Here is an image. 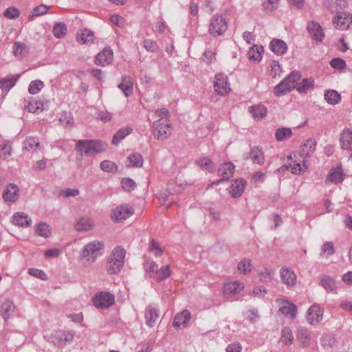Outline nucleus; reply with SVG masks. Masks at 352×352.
Returning <instances> with one entry per match:
<instances>
[{
  "label": "nucleus",
  "mask_w": 352,
  "mask_h": 352,
  "mask_svg": "<svg viewBox=\"0 0 352 352\" xmlns=\"http://www.w3.org/2000/svg\"><path fill=\"white\" fill-rule=\"evenodd\" d=\"M133 214V210L126 206H121L112 211L111 218L116 221H124Z\"/></svg>",
  "instance_id": "16"
},
{
  "label": "nucleus",
  "mask_w": 352,
  "mask_h": 352,
  "mask_svg": "<svg viewBox=\"0 0 352 352\" xmlns=\"http://www.w3.org/2000/svg\"><path fill=\"white\" fill-rule=\"evenodd\" d=\"M144 47L148 52H155L157 50V45L156 42L151 39L144 40Z\"/></svg>",
  "instance_id": "62"
},
{
  "label": "nucleus",
  "mask_w": 352,
  "mask_h": 352,
  "mask_svg": "<svg viewBox=\"0 0 352 352\" xmlns=\"http://www.w3.org/2000/svg\"><path fill=\"white\" fill-rule=\"evenodd\" d=\"M307 30L314 40L322 41L324 39V33L322 26L318 23L314 21L309 22Z\"/></svg>",
  "instance_id": "13"
},
{
  "label": "nucleus",
  "mask_w": 352,
  "mask_h": 352,
  "mask_svg": "<svg viewBox=\"0 0 352 352\" xmlns=\"http://www.w3.org/2000/svg\"><path fill=\"white\" fill-rule=\"evenodd\" d=\"M146 272L150 277L157 280H162L170 276L169 265H146Z\"/></svg>",
  "instance_id": "7"
},
{
  "label": "nucleus",
  "mask_w": 352,
  "mask_h": 352,
  "mask_svg": "<svg viewBox=\"0 0 352 352\" xmlns=\"http://www.w3.org/2000/svg\"><path fill=\"white\" fill-rule=\"evenodd\" d=\"M214 82V91L219 96H223L230 91V85L228 82V77L222 74L215 75Z\"/></svg>",
  "instance_id": "9"
},
{
  "label": "nucleus",
  "mask_w": 352,
  "mask_h": 352,
  "mask_svg": "<svg viewBox=\"0 0 352 352\" xmlns=\"http://www.w3.org/2000/svg\"><path fill=\"white\" fill-rule=\"evenodd\" d=\"M235 166L231 162H225L220 165L218 169V175L225 181L233 176Z\"/></svg>",
  "instance_id": "19"
},
{
  "label": "nucleus",
  "mask_w": 352,
  "mask_h": 352,
  "mask_svg": "<svg viewBox=\"0 0 352 352\" xmlns=\"http://www.w3.org/2000/svg\"><path fill=\"white\" fill-rule=\"evenodd\" d=\"M316 142L314 139H307L300 147V155L302 158L309 157L316 149Z\"/></svg>",
  "instance_id": "24"
},
{
  "label": "nucleus",
  "mask_w": 352,
  "mask_h": 352,
  "mask_svg": "<svg viewBox=\"0 0 352 352\" xmlns=\"http://www.w3.org/2000/svg\"><path fill=\"white\" fill-rule=\"evenodd\" d=\"M128 160L133 167H141L143 165V157L139 153L130 155L128 157Z\"/></svg>",
  "instance_id": "51"
},
{
  "label": "nucleus",
  "mask_w": 352,
  "mask_h": 352,
  "mask_svg": "<svg viewBox=\"0 0 352 352\" xmlns=\"http://www.w3.org/2000/svg\"><path fill=\"white\" fill-rule=\"evenodd\" d=\"M258 275L261 281L267 282L272 278L273 272L272 270L263 265L261 269L259 270Z\"/></svg>",
  "instance_id": "50"
},
{
  "label": "nucleus",
  "mask_w": 352,
  "mask_h": 352,
  "mask_svg": "<svg viewBox=\"0 0 352 352\" xmlns=\"http://www.w3.org/2000/svg\"><path fill=\"white\" fill-rule=\"evenodd\" d=\"M314 85V81L311 78H304L302 82L297 85L296 90L300 94H306L308 90L312 89Z\"/></svg>",
  "instance_id": "41"
},
{
  "label": "nucleus",
  "mask_w": 352,
  "mask_h": 352,
  "mask_svg": "<svg viewBox=\"0 0 352 352\" xmlns=\"http://www.w3.org/2000/svg\"><path fill=\"white\" fill-rule=\"evenodd\" d=\"M93 302L98 309H107L114 303V296L109 292H100L95 294Z\"/></svg>",
  "instance_id": "8"
},
{
  "label": "nucleus",
  "mask_w": 352,
  "mask_h": 352,
  "mask_svg": "<svg viewBox=\"0 0 352 352\" xmlns=\"http://www.w3.org/2000/svg\"><path fill=\"white\" fill-rule=\"evenodd\" d=\"M195 163L208 170L210 173L215 171V165L213 162L208 157H204L195 160Z\"/></svg>",
  "instance_id": "39"
},
{
  "label": "nucleus",
  "mask_w": 352,
  "mask_h": 352,
  "mask_svg": "<svg viewBox=\"0 0 352 352\" xmlns=\"http://www.w3.org/2000/svg\"><path fill=\"white\" fill-rule=\"evenodd\" d=\"M228 28L227 21L223 15L212 16L210 25L209 32L214 36L221 35Z\"/></svg>",
  "instance_id": "6"
},
{
  "label": "nucleus",
  "mask_w": 352,
  "mask_h": 352,
  "mask_svg": "<svg viewBox=\"0 0 352 352\" xmlns=\"http://www.w3.org/2000/svg\"><path fill=\"white\" fill-rule=\"evenodd\" d=\"M107 144L98 140H80L75 145V150L80 155L91 156L105 151Z\"/></svg>",
  "instance_id": "1"
},
{
  "label": "nucleus",
  "mask_w": 352,
  "mask_h": 352,
  "mask_svg": "<svg viewBox=\"0 0 352 352\" xmlns=\"http://www.w3.org/2000/svg\"><path fill=\"white\" fill-rule=\"evenodd\" d=\"M50 9V6H45L44 4L39 5L36 7H35L32 11L31 12V14L29 16V19L30 20H32L33 18L38 16H41L43 14H46Z\"/></svg>",
  "instance_id": "48"
},
{
  "label": "nucleus",
  "mask_w": 352,
  "mask_h": 352,
  "mask_svg": "<svg viewBox=\"0 0 352 352\" xmlns=\"http://www.w3.org/2000/svg\"><path fill=\"white\" fill-rule=\"evenodd\" d=\"M335 252L334 245L332 242L328 241L324 243L321 247V254L331 256Z\"/></svg>",
  "instance_id": "55"
},
{
  "label": "nucleus",
  "mask_w": 352,
  "mask_h": 352,
  "mask_svg": "<svg viewBox=\"0 0 352 352\" xmlns=\"http://www.w3.org/2000/svg\"><path fill=\"white\" fill-rule=\"evenodd\" d=\"M262 52H263V47L262 46L258 47L257 45H253L248 51V55L250 59L258 62L261 59Z\"/></svg>",
  "instance_id": "42"
},
{
  "label": "nucleus",
  "mask_w": 352,
  "mask_h": 352,
  "mask_svg": "<svg viewBox=\"0 0 352 352\" xmlns=\"http://www.w3.org/2000/svg\"><path fill=\"white\" fill-rule=\"evenodd\" d=\"M242 346L238 342H232L228 345L226 349V352H241Z\"/></svg>",
  "instance_id": "64"
},
{
  "label": "nucleus",
  "mask_w": 352,
  "mask_h": 352,
  "mask_svg": "<svg viewBox=\"0 0 352 352\" xmlns=\"http://www.w3.org/2000/svg\"><path fill=\"white\" fill-rule=\"evenodd\" d=\"M75 227L77 230H89L91 228V225L88 219L82 218L77 222Z\"/></svg>",
  "instance_id": "60"
},
{
  "label": "nucleus",
  "mask_w": 352,
  "mask_h": 352,
  "mask_svg": "<svg viewBox=\"0 0 352 352\" xmlns=\"http://www.w3.org/2000/svg\"><path fill=\"white\" fill-rule=\"evenodd\" d=\"M322 286L328 292H334L337 289V283L329 276H324L321 280Z\"/></svg>",
  "instance_id": "45"
},
{
  "label": "nucleus",
  "mask_w": 352,
  "mask_h": 352,
  "mask_svg": "<svg viewBox=\"0 0 352 352\" xmlns=\"http://www.w3.org/2000/svg\"><path fill=\"white\" fill-rule=\"evenodd\" d=\"M132 132L131 127H124L120 129L113 136L111 143L113 145H118L122 140H123L126 135H129Z\"/></svg>",
  "instance_id": "36"
},
{
  "label": "nucleus",
  "mask_w": 352,
  "mask_h": 352,
  "mask_svg": "<svg viewBox=\"0 0 352 352\" xmlns=\"http://www.w3.org/2000/svg\"><path fill=\"white\" fill-rule=\"evenodd\" d=\"M244 288V285L239 281L225 283L223 288L224 295L229 298L230 296L240 292Z\"/></svg>",
  "instance_id": "17"
},
{
  "label": "nucleus",
  "mask_w": 352,
  "mask_h": 352,
  "mask_svg": "<svg viewBox=\"0 0 352 352\" xmlns=\"http://www.w3.org/2000/svg\"><path fill=\"white\" fill-rule=\"evenodd\" d=\"M247 182L244 179H236L230 186V194L232 197L237 198L242 195Z\"/></svg>",
  "instance_id": "21"
},
{
  "label": "nucleus",
  "mask_w": 352,
  "mask_h": 352,
  "mask_svg": "<svg viewBox=\"0 0 352 352\" xmlns=\"http://www.w3.org/2000/svg\"><path fill=\"white\" fill-rule=\"evenodd\" d=\"M297 338L304 347H307L309 346L311 342V336L307 328L300 327L298 329L297 333Z\"/></svg>",
  "instance_id": "33"
},
{
  "label": "nucleus",
  "mask_w": 352,
  "mask_h": 352,
  "mask_svg": "<svg viewBox=\"0 0 352 352\" xmlns=\"http://www.w3.org/2000/svg\"><path fill=\"white\" fill-rule=\"evenodd\" d=\"M279 312L285 316H290L291 318H294L296 316L297 308L293 303L285 301L279 308Z\"/></svg>",
  "instance_id": "30"
},
{
  "label": "nucleus",
  "mask_w": 352,
  "mask_h": 352,
  "mask_svg": "<svg viewBox=\"0 0 352 352\" xmlns=\"http://www.w3.org/2000/svg\"><path fill=\"white\" fill-rule=\"evenodd\" d=\"M148 251L155 256H161L163 252L160 244L154 239H152L149 242Z\"/></svg>",
  "instance_id": "49"
},
{
  "label": "nucleus",
  "mask_w": 352,
  "mask_h": 352,
  "mask_svg": "<svg viewBox=\"0 0 352 352\" xmlns=\"http://www.w3.org/2000/svg\"><path fill=\"white\" fill-rule=\"evenodd\" d=\"M324 99L328 104H336L341 100L340 94L336 90H327L324 94Z\"/></svg>",
  "instance_id": "35"
},
{
  "label": "nucleus",
  "mask_w": 352,
  "mask_h": 352,
  "mask_svg": "<svg viewBox=\"0 0 352 352\" xmlns=\"http://www.w3.org/2000/svg\"><path fill=\"white\" fill-rule=\"evenodd\" d=\"M19 10L14 7L8 8L4 12L5 17L10 19H15L19 16Z\"/></svg>",
  "instance_id": "59"
},
{
  "label": "nucleus",
  "mask_w": 352,
  "mask_h": 352,
  "mask_svg": "<svg viewBox=\"0 0 352 352\" xmlns=\"http://www.w3.org/2000/svg\"><path fill=\"white\" fill-rule=\"evenodd\" d=\"M19 188L16 185L10 184L7 186L3 193V198L6 202H14L18 196Z\"/></svg>",
  "instance_id": "27"
},
{
  "label": "nucleus",
  "mask_w": 352,
  "mask_h": 352,
  "mask_svg": "<svg viewBox=\"0 0 352 352\" xmlns=\"http://www.w3.org/2000/svg\"><path fill=\"white\" fill-rule=\"evenodd\" d=\"M333 21L336 28L346 30L352 23V14L345 12H338Z\"/></svg>",
  "instance_id": "10"
},
{
  "label": "nucleus",
  "mask_w": 352,
  "mask_h": 352,
  "mask_svg": "<svg viewBox=\"0 0 352 352\" xmlns=\"http://www.w3.org/2000/svg\"><path fill=\"white\" fill-rule=\"evenodd\" d=\"M278 0H265L263 3L264 9L266 11L272 12L277 8Z\"/></svg>",
  "instance_id": "61"
},
{
  "label": "nucleus",
  "mask_w": 352,
  "mask_h": 352,
  "mask_svg": "<svg viewBox=\"0 0 352 352\" xmlns=\"http://www.w3.org/2000/svg\"><path fill=\"white\" fill-rule=\"evenodd\" d=\"M282 342L286 345L292 344L294 336L291 329L289 327H285L282 330Z\"/></svg>",
  "instance_id": "54"
},
{
  "label": "nucleus",
  "mask_w": 352,
  "mask_h": 352,
  "mask_svg": "<svg viewBox=\"0 0 352 352\" xmlns=\"http://www.w3.org/2000/svg\"><path fill=\"white\" fill-rule=\"evenodd\" d=\"M153 134L158 140H165L171 134V126L167 120L159 119L153 124Z\"/></svg>",
  "instance_id": "5"
},
{
  "label": "nucleus",
  "mask_w": 352,
  "mask_h": 352,
  "mask_svg": "<svg viewBox=\"0 0 352 352\" xmlns=\"http://www.w3.org/2000/svg\"><path fill=\"white\" fill-rule=\"evenodd\" d=\"M121 185L123 189L128 192L133 190L136 186L135 182L129 177L123 178Z\"/></svg>",
  "instance_id": "56"
},
{
  "label": "nucleus",
  "mask_w": 352,
  "mask_h": 352,
  "mask_svg": "<svg viewBox=\"0 0 352 352\" xmlns=\"http://www.w3.org/2000/svg\"><path fill=\"white\" fill-rule=\"evenodd\" d=\"M301 74L298 71L292 72L285 78L279 82L274 89L276 96H280L289 93L297 87V82L300 79Z\"/></svg>",
  "instance_id": "2"
},
{
  "label": "nucleus",
  "mask_w": 352,
  "mask_h": 352,
  "mask_svg": "<svg viewBox=\"0 0 352 352\" xmlns=\"http://www.w3.org/2000/svg\"><path fill=\"white\" fill-rule=\"evenodd\" d=\"M19 75L12 76L10 78L0 80V88L2 90L8 91L13 87L19 78Z\"/></svg>",
  "instance_id": "34"
},
{
  "label": "nucleus",
  "mask_w": 352,
  "mask_h": 352,
  "mask_svg": "<svg viewBox=\"0 0 352 352\" xmlns=\"http://www.w3.org/2000/svg\"><path fill=\"white\" fill-rule=\"evenodd\" d=\"M344 179L343 170L341 167H337L331 170L325 182H331L335 184L341 183Z\"/></svg>",
  "instance_id": "28"
},
{
  "label": "nucleus",
  "mask_w": 352,
  "mask_h": 352,
  "mask_svg": "<svg viewBox=\"0 0 352 352\" xmlns=\"http://www.w3.org/2000/svg\"><path fill=\"white\" fill-rule=\"evenodd\" d=\"M340 142L342 149L351 151L350 157L352 158V130L344 129L340 133Z\"/></svg>",
  "instance_id": "15"
},
{
  "label": "nucleus",
  "mask_w": 352,
  "mask_h": 352,
  "mask_svg": "<svg viewBox=\"0 0 352 352\" xmlns=\"http://www.w3.org/2000/svg\"><path fill=\"white\" fill-rule=\"evenodd\" d=\"M73 121V116L70 112L63 111L59 116V122L61 124L67 126Z\"/></svg>",
  "instance_id": "57"
},
{
  "label": "nucleus",
  "mask_w": 352,
  "mask_h": 352,
  "mask_svg": "<svg viewBox=\"0 0 352 352\" xmlns=\"http://www.w3.org/2000/svg\"><path fill=\"white\" fill-rule=\"evenodd\" d=\"M159 318V310L153 305H149L146 309V324L148 327H153Z\"/></svg>",
  "instance_id": "23"
},
{
  "label": "nucleus",
  "mask_w": 352,
  "mask_h": 352,
  "mask_svg": "<svg viewBox=\"0 0 352 352\" xmlns=\"http://www.w3.org/2000/svg\"><path fill=\"white\" fill-rule=\"evenodd\" d=\"M323 309L318 305L311 306L307 311V321L312 325L318 324L323 317Z\"/></svg>",
  "instance_id": "11"
},
{
  "label": "nucleus",
  "mask_w": 352,
  "mask_h": 352,
  "mask_svg": "<svg viewBox=\"0 0 352 352\" xmlns=\"http://www.w3.org/2000/svg\"><path fill=\"white\" fill-rule=\"evenodd\" d=\"M38 138L29 137L24 141V148L28 151H34L39 146Z\"/></svg>",
  "instance_id": "46"
},
{
  "label": "nucleus",
  "mask_w": 352,
  "mask_h": 352,
  "mask_svg": "<svg viewBox=\"0 0 352 352\" xmlns=\"http://www.w3.org/2000/svg\"><path fill=\"white\" fill-rule=\"evenodd\" d=\"M36 232L39 236L44 238H48L51 234L50 226L43 222H41L37 225Z\"/></svg>",
  "instance_id": "47"
},
{
  "label": "nucleus",
  "mask_w": 352,
  "mask_h": 352,
  "mask_svg": "<svg viewBox=\"0 0 352 352\" xmlns=\"http://www.w3.org/2000/svg\"><path fill=\"white\" fill-rule=\"evenodd\" d=\"M94 35L91 30L84 29L81 30L80 34L77 36L78 42L85 44L94 41Z\"/></svg>",
  "instance_id": "37"
},
{
  "label": "nucleus",
  "mask_w": 352,
  "mask_h": 352,
  "mask_svg": "<svg viewBox=\"0 0 352 352\" xmlns=\"http://www.w3.org/2000/svg\"><path fill=\"white\" fill-rule=\"evenodd\" d=\"M67 29L63 22H58L54 24L53 27V34L56 38H60L65 36Z\"/></svg>",
  "instance_id": "44"
},
{
  "label": "nucleus",
  "mask_w": 352,
  "mask_h": 352,
  "mask_svg": "<svg viewBox=\"0 0 352 352\" xmlns=\"http://www.w3.org/2000/svg\"><path fill=\"white\" fill-rule=\"evenodd\" d=\"M104 249L102 242L95 240L85 245L81 253L82 258L85 259L87 262L94 263L96 258L102 254V250Z\"/></svg>",
  "instance_id": "4"
},
{
  "label": "nucleus",
  "mask_w": 352,
  "mask_h": 352,
  "mask_svg": "<svg viewBox=\"0 0 352 352\" xmlns=\"http://www.w3.org/2000/svg\"><path fill=\"white\" fill-rule=\"evenodd\" d=\"M13 54L16 57L22 58L26 56L29 52V48L25 43L23 42H15L12 47Z\"/></svg>",
  "instance_id": "31"
},
{
  "label": "nucleus",
  "mask_w": 352,
  "mask_h": 352,
  "mask_svg": "<svg viewBox=\"0 0 352 352\" xmlns=\"http://www.w3.org/2000/svg\"><path fill=\"white\" fill-rule=\"evenodd\" d=\"M329 5V10H331V12H336L338 14V12H342L341 10L347 7L348 3L346 0H331Z\"/></svg>",
  "instance_id": "43"
},
{
  "label": "nucleus",
  "mask_w": 352,
  "mask_h": 352,
  "mask_svg": "<svg viewBox=\"0 0 352 352\" xmlns=\"http://www.w3.org/2000/svg\"><path fill=\"white\" fill-rule=\"evenodd\" d=\"M16 311V306L12 298H7L3 300L1 305L0 314L5 321H7L12 316Z\"/></svg>",
  "instance_id": "12"
},
{
  "label": "nucleus",
  "mask_w": 352,
  "mask_h": 352,
  "mask_svg": "<svg viewBox=\"0 0 352 352\" xmlns=\"http://www.w3.org/2000/svg\"><path fill=\"white\" fill-rule=\"evenodd\" d=\"M13 223L19 226L28 228L30 226L32 220L27 214L18 212L13 215Z\"/></svg>",
  "instance_id": "32"
},
{
  "label": "nucleus",
  "mask_w": 352,
  "mask_h": 352,
  "mask_svg": "<svg viewBox=\"0 0 352 352\" xmlns=\"http://www.w3.org/2000/svg\"><path fill=\"white\" fill-rule=\"evenodd\" d=\"M29 273L30 275L39 278L42 280H45L47 278L46 274L41 270L30 268L29 269Z\"/></svg>",
  "instance_id": "63"
},
{
  "label": "nucleus",
  "mask_w": 352,
  "mask_h": 352,
  "mask_svg": "<svg viewBox=\"0 0 352 352\" xmlns=\"http://www.w3.org/2000/svg\"><path fill=\"white\" fill-rule=\"evenodd\" d=\"M126 256V250L122 246H116L112 251L110 258H109V263H113L116 264V263H124V258Z\"/></svg>",
  "instance_id": "25"
},
{
  "label": "nucleus",
  "mask_w": 352,
  "mask_h": 352,
  "mask_svg": "<svg viewBox=\"0 0 352 352\" xmlns=\"http://www.w3.org/2000/svg\"><path fill=\"white\" fill-rule=\"evenodd\" d=\"M190 319V311L188 310H183L175 316L173 322V326L176 329L184 327L189 322Z\"/></svg>",
  "instance_id": "20"
},
{
  "label": "nucleus",
  "mask_w": 352,
  "mask_h": 352,
  "mask_svg": "<svg viewBox=\"0 0 352 352\" xmlns=\"http://www.w3.org/2000/svg\"><path fill=\"white\" fill-rule=\"evenodd\" d=\"M250 113L254 119H262L267 114V109L264 106L253 105L250 107Z\"/></svg>",
  "instance_id": "38"
},
{
  "label": "nucleus",
  "mask_w": 352,
  "mask_h": 352,
  "mask_svg": "<svg viewBox=\"0 0 352 352\" xmlns=\"http://www.w3.org/2000/svg\"><path fill=\"white\" fill-rule=\"evenodd\" d=\"M292 135V131L290 128L281 127L276 129L275 137L277 141L281 142L288 139Z\"/></svg>",
  "instance_id": "40"
},
{
  "label": "nucleus",
  "mask_w": 352,
  "mask_h": 352,
  "mask_svg": "<svg viewBox=\"0 0 352 352\" xmlns=\"http://www.w3.org/2000/svg\"><path fill=\"white\" fill-rule=\"evenodd\" d=\"M270 47L271 50L277 55H283L287 50V43L281 39L274 38L272 40Z\"/></svg>",
  "instance_id": "26"
},
{
  "label": "nucleus",
  "mask_w": 352,
  "mask_h": 352,
  "mask_svg": "<svg viewBox=\"0 0 352 352\" xmlns=\"http://www.w3.org/2000/svg\"><path fill=\"white\" fill-rule=\"evenodd\" d=\"M100 168L108 173H114L118 170V166L109 160H104L100 163Z\"/></svg>",
  "instance_id": "52"
},
{
  "label": "nucleus",
  "mask_w": 352,
  "mask_h": 352,
  "mask_svg": "<svg viewBox=\"0 0 352 352\" xmlns=\"http://www.w3.org/2000/svg\"><path fill=\"white\" fill-rule=\"evenodd\" d=\"M113 61V51L110 47L104 48L96 57V64L105 66Z\"/></svg>",
  "instance_id": "14"
},
{
  "label": "nucleus",
  "mask_w": 352,
  "mask_h": 352,
  "mask_svg": "<svg viewBox=\"0 0 352 352\" xmlns=\"http://www.w3.org/2000/svg\"><path fill=\"white\" fill-rule=\"evenodd\" d=\"M43 86L44 83L43 81L41 80H36L30 82L28 91L31 94H36L41 91Z\"/></svg>",
  "instance_id": "53"
},
{
  "label": "nucleus",
  "mask_w": 352,
  "mask_h": 352,
  "mask_svg": "<svg viewBox=\"0 0 352 352\" xmlns=\"http://www.w3.org/2000/svg\"><path fill=\"white\" fill-rule=\"evenodd\" d=\"M280 277L284 283L287 285H294L296 282V276L289 267H283L280 272Z\"/></svg>",
  "instance_id": "22"
},
{
  "label": "nucleus",
  "mask_w": 352,
  "mask_h": 352,
  "mask_svg": "<svg viewBox=\"0 0 352 352\" xmlns=\"http://www.w3.org/2000/svg\"><path fill=\"white\" fill-rule=\"evenodd\" d=\"M118 88L121 89L126 97L131 96L133 93V83L130 76L123 75L122 81L118 85Z\"/></svg>",
  "instance_id": "18"
},
{
  "label": "nucleus",
  "mask_w": 352,
  "mask_h": 352,
  "mask_svg": "<svg viewBox=\"0 0 352 352\" xmlns=\"http://www.w3.org/2000/svg\"><path fill=\"white\" fill-rule=\"evenodd\" d=\"M248 157L255 164H263L265 162L263 151L258 146H254L251 148Z\"/></svg>",
  "instance_id": "29"
},
{
  "label": "nucleus",
  "mask_w": 352,
  "mask_h": 352,
  "mask_svg": "<svg viewBox=\"0 0 352 352\" xmlns=\"http://www.w3.org/2000/svg\"><path fill=\"white\" fill-rule=\"evenodd\" d=\"M330 65L336 69L342 70L344 69L346 63L345 60L340 58H334L330 61Z\"/></svg>",
  "instance_id": "58"
},
{
  "label": "nucleus",
  "mask_w": 352,
  "mask_h": 352,
  "mask_svg": "<svg viewBox=\"0 0 352 352\" xmlns=\"http://www.w3.org/2000/svg\"><path fill=\"white\" fill-rule=\"evenodd\" d=\"M74 333L72 331L57 330L46 336L47 340L58 348H63L72 342Z\"/></svg>",
  "instance_id": "3"
}]
</instances>
